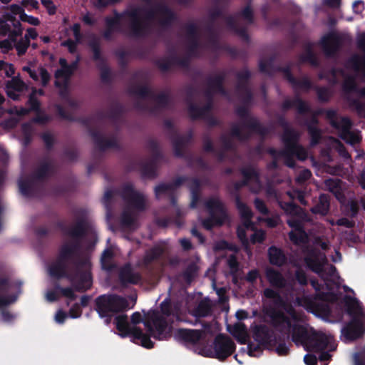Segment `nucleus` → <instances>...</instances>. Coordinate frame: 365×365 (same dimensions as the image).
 Wrapping results in <instances>:
<instances>
[{
	"mask_svg": "<svg viewBox=\"0 0 365 365\" xmlns=\"http://www.w3.org/2000/svg\"><path fill=\"white\" fill-rule=\"evenodd\" d=\"M319 44L326 56L334 57L341 46L342 39L337 32L331 31L321 38Z\"/></svg>",
	"mask_w": 365,
	"mask_h": 365,
	"instance_id": "19",
	"label": "nucleus"
},
{
	"mask_svg": "<svg viewBox=\"0 0 365 365\" xmlns=\"http://www.w3.org/2000/svg\"><path fill=\"white\" fill-rule=\"evenodd\" d=\"M205 29L208 34V41L210 46L215 50H218L220 48V43L215 25L213 24H207Z\"/></svg>",
	"mask_w": 365,
	"mask_h": 365,
	"instance_id": "47",
	"label": "nucleus"
},
{
	"mask_svg": "<svg viewBox=\"0 0 365 365\" xmlns=\"http://www.w3.org/2000/svg\"><path fill=\"white\" fill-rule=\"evenodd\" d=\"M114 324L120 336L124 338L131 336L135 339L140 340V345L147 349L154 347V342L150 339L151 336L157 340H163L169 335L166 331L168 322L165 318L160 316V313L155 310L153 311L148 315V319L143 322L148 334L143 333L138 327H130L126 314L116 316Z\"/></svg>",
	"mask_w": 365,
	"mask_h": 365,
	"instance_id": "1",
	"label": "nucleus"
},
{
	"mask_svg": "<svg viewBox=\"0 0 365 365\" xmlns=\"http://www.w3.org/2000/svg\"><path fill=\"white\" fill-rule=\"evenodd\" d=\"M274 56H270L267 60H261L259 63V71L269 76H272L277 72H281L289 83L291 81L294 82L295 77L292 73L291 66H275L274 65Z\"/></svg>",
	"mask_w": 365,
	"mask_h": 365,
	"instance_id": "18",
	"label": "nucleus"
},
{
	"mask_svg": "<svg viewBox=\"0 0 365 365\" xmlns=\"http://www.w3.org/2000/svg\"><path fill=\"white\" fill-rule=\"evenodd\" d=\"M326 118L329 120L330 125L339 130V136L344 140L351 143L359 141L357 135L351 132L352 123L348 117H342L340 120L336 119L337 113L335 110H324Z\"/></svg>",
	"mask_w": 365,
	"mask_h": 365,
	"instance_id": "7",
	"label": "nucleus"
},
{
	"mask_svg": "<svg viewBox=\"0 0 365 365\" xmlns=\"http://www.w3.org/2000/svg\"><path fill=\"white\" fill-rule=\"evenodd\" d=\"M85 237H71L72 241L70 243H67L68 247L71 249L72 252L76 256V259L73 261V263L78 260V259H81L80 257V251L81 249V240Z\"/></svg>",
	"mask_w": 365,
	"mask_h": 365,
	"instance_id": "58",
	"label": "nucleus"
},
{
	"mask_svg": "<svg viewBox=\"0 0 365 365\" xmlns=\"http://www.w3.org/2000/svg\"><path fill=\"white\" fill-rule=\"evenodd\" d=\"M212 313V307L208 299L202 300L193 310V315L196 317H205Z\"/></svg>",
	"mask_w": 365,
	"mask_h": 365,
	"instance_id": "44",
	"label": "nucleus"
},
{
	"mask_svg": "<svg viewBox=\"0 0 365 365\" xmlns=\"http://www.w3.org/2000/svg\"><path fill=\"white\" fill-rule=\"evenodd\" d=\"M88 133L96 148L101 152H104L108 148H119V144L115 138L107 139L98 130L92 128H88Z\"/></svg>",
	"mask_w": 365,
	"mask_h": 365,
	"instance_id": "20",
	"label": "nucleus"
},
{
	"mask_svg": "<svg viewBox=\"0 0 365 365\" xmlns=\"http://www.w3.org/2000/svg\"><path fill=\"white\" fill-rule=\"evenodd\" d=\"M187 105L188 114L192 120L205 118L201 107H199L192 101H190Z\"/></svg>",
	"mask_w": 365,
	"mask_h": 365,
	"instance_id": "50",
	"label": "nucleus"
},
{
	"mask_svg": "<svg viewBox=\"0 0 365 365\" xmlns=\"http://www.w3.org/2000/svg\"><path fill=\"white\" fill-rule=\"evenodd\" d=\"M203 331L197 329H178L175 337L180 341L192 344H196L202 338Z\"/></svg>",
	"mask_w": 365,
	"mask_h": 365,
	"instance_id": "27",
	"label": "nucleus"
},
{
	"mask_svg": "<svg viewBox=\"0 0 365 365\" xmlns=\"http://www.w3.org/2000/svg\"><path fill=\"white\" fill-rule=\"evenodd\" d=\"M156 14L160 16V19L158 21L159 25L165 29L171 27L173 24L177 20V16L174 11L163 3L157 4L155 9L148 10L145 12V20H153L156 16Z\"/></svg>",
	"mask_w": 365,
	"mask_h": 365,
	"instance_id": "11",
	"label": "nucleus"
},
{
	"mask_svg": "<svg viewBox=\"0 0 365 365\" xmlns=\"http://www.w3.org/2000/svg\"><path fill=\"white\" fill-rule=\"evenodd\" d=\"M266 314L269 317L272 326L280 332L283 331L285 326L287 329L291 328V319L282 311L270 308L266 312Z\"/></svg>",
	"mask_w": 365,
	"mask_h": 365,
	"instance_id": "21",
	"label": "nucleus"
},
{
	"mask_svg": "<svg viewBox=\"0 0 365 365\" xmlns=\"http://www.w3.org/2000/svg\"><path fill=\"white\" fill-rule=\"evenodd\" d=\"M140 11V8L134 7L130 9V11L127 12L128 18L130 19L128 35L135 38L145 37L150 31L149 24L146 21L141 20L139 16Z\"/></svg>",
	"mask_w": 365,
	"mask_h": 365,
	"instance_id": "12",
	"label": "nucleus"
},
{
	"mask_svg": "<svg viewBox=\"0 0 365 365\" xmlns=\"http://www.w3.org/2000/svg\"><path fill=\"white\" fill-rule=\"evenodd\" d=\"M236 15L242 17L248 24H252L254 23V12L252 9V5H250V2H248L247 4Z\"/></svg>",
	"mask_w": 365,
	"mask_h": 365,
	"instance_id": "55",
	"label": "nucleus"
},
{
	"mask_svg": "<svg viewBox=\"0 0 365 365\" xmlns=\"http://www.w3.org/2000/svg\"><path fill=\"white\" fill-rule=\"evenodd\" d=\"M90 48L93 52V59L95 61H103L102 57L101 45L98 39H93L88 43Z\"/></svg>",
	"mask_w": 365,
	"mask_h": 365,
	"instance_id": "57",
	"label": "nucleus"
},
{
	"mask_svg": "<svg viewBox=\"0 0 365 365\" xmlns=\"http://www.w3.org/2000/svg\"><path fill=\"white\" fill-rule=\"evenodd\" d=\"M330 210V196L325 193H322L319 196L318 202L315 205L310 208V212L314 215L326 216Z\"/></svg>",
	"mask_w": 365,
	"mask_h": 365,
	"instance_id": "30",
	"label": "nucleus"
},
{
	"mask_svg": "<svg viewBox=\"0 0 365 365\" xmlns=\"http://www.w3.org/2000/svg\"><path fill=\"white\" fill-rule=\"evenodd\" d=\"M294 277L297 283L303 287L307 286L309 283L307 274L301 267H298L294 271Z\"/></svg>",
	"mask_w": 365,
	"mask_h": 365,
	"instance_id": "63",
	"label": "nucleus"
},
{
	"mask_svg": "<svg viewBox=\"0 0 365 365\" xmlns=\"http://www.w3.org/2000/svg\"><path fill=\"white\" fill-rule=\"evenodd\" d=\"M76 270L73 273L67 272V263L57 259L48 267L51 277L60 279L67 278L74 287L75 291L84 292L92 287V274L90 270L91 263L88 259H78L74 262Z\"/></svg>",
	"mask_w": 365,
	"mask_h": 365,
	"instance_id": "2",
	"label": "nucleus"
},
{
	"mask_svg": "<svg viewBox=\"0 0 365 365\" xmlns=\"http://www.w3.org/2000/svg\"><path fill=\"white\" fill-rule=\"evenodd\" d=\"M265 277L273 288L283 289L287 285V279L282 273L273 267L266 268Z\"/></svg>",
	"mask_w": 365,
	"mask_h": 365,
	"instance_id": "25",
	"label": "nucleus"
},
{
	"mask_svg": "<svg viewBox=\"0 0 365 365\" xmlns=\"http://www.w3.org/2000/svg\"><path fill=\"white\" fill-rule=\"evenodd\" d=\"M30 46V40L29 36L25 35L24 38H21L15 43V48L17 51V54L21 56L26 53L28 48Z\"/></svg>",
	"mask_w": 365,
	"mask_h": 365,
	"instance_id": "59",
	"label": "nucleus"
},
{
	"mask_svg": "<svg viewBox=\"0 0 365 365\" xmlns=\"http://www.w3.org/2000/svg\"><path fill=\"white\" fill-rule=\"evenodd\" d=\"M295 304L304 307L308 312L319 317H328L331 313V309L327 303L313 302L310 297H296Z\"/></svg>",
	"mask_w": 365,
	"mask_h": 365,
	"instance_id": "16",
	"label": "nucleus"
},
{
	"mask_svg": "<svg viewBox=\"0 0 365 365\" xmlns=\"http://www.w3.org/2000/svg\"><path fill=\"white\" fill-rule=\"evenodd\" d=\"M263 296L267 299H273L274 304L282 308H283L287 304L280 295L279 292L272 288H265L263 291Z\"/></svg>",
	"mask_w": 365,
	"mask_h": 365,
	"instance_id": "45",
	"label": "nucleus"
},
{
	"mask_svg": "<svg viewBox=\"0 0 365 365\" xmlns=\"http://www.w3.org/2000/svg\"><path fill=\"white\" fill-rule=\"evenodd\" d=\"M281 107L284 111L294 107L299 115H305L311 112V108L308 103L302 100L299 96H296L292 100L285 99L282 102Z\"/></svg>",
	"mask_w": 365,
	"mask_h": 365,
	"instance_id": "24",
	"label": "nucleus"
},
{
	"mask_svg": "<svg viewBox=\"0 0 365 365\" xmlns=\"http://www.w3.org/2000/svg\"><path fill=\"white\" fill-rule=\"evenodd\" d=\"M279 206L287 215L295 217L299 215L301 211V207L292 201L284 202L279 201Z\"/></svg>",
	"mask_w": 365,
	"mask_h": 365,
	"instance_id": "49",
	"label": "nucleus"
},
{
	"mask_svg": "<svg viewBox=\"0 0 365 365\" xmlns=\"http://www.w3.org/2000/svg\"><path fill=\"white\" fill-rule=\"evenodd\" d=\"M74 215L79 218L72 227L68 228L63 221L59 220L56 223V227L70 237H86L89 230L90 224L86 219L85 210L82 209L76 210Z\"/></svg>",
	"mask_w": 365,
	"mask_h": 365,
	"instance_id": "8",
	"label": "nucleus"
},
{
	"mask_svg": "<svg viewBox=\"0 0 365 365\" xmlns=\"http://www.w3.org/2000/svg\"><path fill=\"white\" fill-rule=\"evenodd\" d=\"M140 168L142 175L149 178H155L157 177L158 165L153 162L148 160L143 162L141 160H133L128 165L127 169L129 171L135 170Z\"/></svg>",
	"mask_w": 365,
	"mask_h": 365,
	"instance_id": "22",
	"label": "nucleus"
},
{
	"mask_svg": "<svg viewBox=\"0 0 365 365\" xmlns=\"http://www.w3.org/2000/svg\"><path fill=\"white\" fill-rule=\"evenodd\" d=\"M253 339L262 344L264 349L272 350L279 342L281 335L266 324H257L252 329Z\"/></svg>",
	"mask_w": 365,
	"mask_h": 365,
	"instance_id": "10",
	"label": "nucleus"
},
{
	"mask_svg": "<svg viewBox=\"0 0 365 365\" xmlns=\"http://www.w3.org/2000/svg\"><path fill=\"white\" fill-rule=\"evenodd\" d=\"M240 174L242 175V180L246 181V184L248 185L251 181L259 182L260 175L259 172L252 165H248L245 167L240 168Z\"/></svg>",
	"mask_w": 365,
	"mask_h": 365,
	"instance_id": "37",
	"label": "nucleus"
},
{
	"mask_svg": "<svg viewBox=\"0 0 365 365\" xmlns=\"http://www.w3.org/2000/svg\"><path fill=\"white\" fill-rule=\"evenodd\" d=\"M205 205L210 213V217L202 220L204 228L210 230L215 226H222L228 218L224 203L219 198L210 197L206 200Z\"/></svg>",
	"mask_w": 365,
	"mask_h": 365,
	"instance_id": "6",
	"label": "nucleus"
},
{
	"mask_svg": "<svg viewBox=\"0 0 365 365\" xmlns=\"http://www.w3.org/2000/svg\"><path fill=\"white\" fill-rule=\"evenodd\" d=\"M119 279L123 284H137L141 281V275L134 272L130 264L124 265L119 272Z\"/></svg>",
	"mask_w": 365,
	"mask_h": 365,
	"instance_id": "28",
	"label": "nucleus"
},
{
	"mask_svg": "<svg viewBox=\"0 0 365 365\" xmlns=\"http://www.w3.org/2000/svg\"><path fill=\"white\" fill-rule=\"evenodd\" d=\"M164 249L160 245H155L148 250L143 257V261L145 266L150 265L154 261L159 259L164 254Z\"/></svg>",
	"mask_w": 365,
	"mask_h": 365,
	"instance_id": "38",
	"label": "nucleus"
},
{
	"mask_svg": "<svg viewBox=\"0 0 365 365\" xmlns=\"http://www.w3.org/2000/svg\"><path fill=\"white\" fill-rule=\"evenodd\" d=\"M179 58L177 55L173 54L169 57L156 60L155 64L162 72H168L172 66L178 65Z\"/></svg>",
	"mask_w": 365,
	"mask_h": 365,
	"instance_id": "40",
	"label": "nucleus"
},
{
	"mask_svg": "<svg viewBox=\"0 0 365 365\" xmlns=\"http://www.w3.org/2000/svg\"><path fill=\"white\" fill-rule=\"evenodd\" d=\"M248 105L243 103L242 106H238L235 110L236 114L242 120V125L262 136L267 135L269 133L268 129L262 125L256 118L250 115L249 110L247 107Z\"/></svg>",
	"mask_w": 365,
	"mask_h": 365,
	"instance_id": "15",
	"label": "nucleus"
},
{
	"mask_svg": "<svg viewBox=\"0 0 365 365\" xmlns=\"http://www.w3.org/2000/svg\"><path fill=\"white\" fill-rule=\"evenodd\" d=\"M359 211V205L356 200H351L347 202L344 207V215L354 218L357 216Z\"/></svg>",
	"mask_w": 365,
	"mask_h": 365,
	"instance_id": "56",
	"label": "nucleus"
},
{
	"mask_svg": "<svg viewBox=\"0 0 365 365\" xmlns=\"http://www.w3.org/2000/svg\"><path fill=\"white\" fill-rule=\"evenodd\" d=\"M225 23L227 29L239 36L242 39L245 41H249L250 36L247 33V29L245 26H241L235 19V18L229 15L225 17Z\"/></svg>",
	"mask_w": 365,
	"mask_h": 365,
	"instance_id": "31",
	"label": "nucleus"
},
{
	"mask_svg": "<svg viewBox=\"0 0 365 365\" xmlns=\"http://www.w3.org/2000/svg\"><path fill=\"white\" fill-rule=\"evenodd\" d=\"M348 63L355 71H359L362 68H365V54L354 55L349 59Z\"/></svg>",
	"mask_w": 365,
	"mask_h": 365,
	"instance_id": "54",
	"label": "nucleus"
},
{
	"mask_svg": "<svg viewBox=\"0 0 365 365\" xmlns=\"http://www.w3.org/2000/svg\"><path fill=\"white\" fill-rule=\"evenodd\" d=\"M56 173L55 166L50 161H41L29 178L19 180L21 195L26 197H38L43 195L44 181Z\"/></svg>",
	"mask_w": 365,
	"mask_h": 365,
	"instance_id": "3",
	"label": "nucleus"
},
{
	"mask_svg": "<svg viewBox=\"0 0 365 365\" xmlns=\"http://www.w3.org/2000/svg\"><path fill=\"white\" fill-rule=\"evenodd\" d=\"M301 297H310L312 299L313 302H324L327 303L334 302L337 300V295L333 292H317L314 294L312 295H303Z\"/></svg>",
	"mask_w": 365,
	"mask_h": 365,
	"instance_id": "41",
	"label": "nucleus"
},
{
	"mask_svg": "<svg viewBox=\"0 0 365 365\" xmlns=\"http://www.w3.org/2000/svg\"><path fill=\"white\" fill-rule=\"evenodd\" d=\"M329 344V339L324 334L313 333L310 334L305 345L308 351L319 352L325 350Z\"/></svg>",
	"mask_w": 365,
	"mask_h": 365,
	"instance_id": "23",
	"label": "nucleus"
},
{
	"mask_svg": "<svg viewBox=\"0 0 365 365\" xmlns=\"http://www.w3.org/2000/svg\"><path fill=\"white\" fill-rule=\"evenodd\" d=\"M304 53L301 54L299 57L301 63H308L314 67L319 66V61L313 51V43L307 42L304 46Z\"/></svg>",
	"mask_w": 365,
	"mask_h": 365,
	"instance_id": "33",
	"label": "nucleus"
},
{
	"mask_svg": "<svg viewBox=\"0 0 365 365\" xmlns=\"http://www.w3.org/2000/svg\"><path fill=\"white\" fill-rule=\"evenodd\" d=\"M213 349L214 356L220 361H224L234 353L236 345L229 336L219 334L214 339Z\"/></svg>",
	"mask_w": 365,
	"mask_h": 365,
	"instance_id": "13",
	"label": "nucleus"
},
{
	"mask_svg": "<svg viewBox=\"0 0 365 365\" xmlns=\"http://www.w3.org/2000/svg\"><path fill=\"white\" fill-rule=\"evenodd\" d=\"M151 99H153L155 101L156 105L160 109L167 108L170 103V97L165 93H160L158 95L155 94L154 98H151Z\"/></svg>",
	"mask_w": 365,
	"mask_h": 365,
	"instance_id": "61",
	"label": "nucleus"
},
{
	"mask_svg": "<svg viewBox=\"0 0 365 365\" xmlns=\"http://www.w3.org/2000/svg\"><path fill=\"white\" fill-rule=\"evenodd\" d=\"M225 78L226 75L225 73L217 74L213 77L209 76L206 79L207 88L215 91L222 96H228V92L224 86Z\"/></svg>",
	"mask_w": 365,
	"mask_h": 365,
	"instance_id": "26",
	"label": "nucleus"
},
{
	"mask_svg": "<svg viewBox=\"0 0 365 365\" xmlns=\"http://www.w3.org/2000/svg\"><path fill=\"white\" fill-rule=\"evenodd\" d=\"M199 267L195 262L187 264L182 273V277L186 283L190 284L197 274Z\"/></svg>",
	"mask_w": 365,
	"mask_h": 365,
	"instance_id": "46",
	"label": "nucleus"
},
{
	"mask_svg": "<svg viewBox=\"0 0 365 365\" xmlns=\"http://www.w3.org/2000/svg\"><path fill=\"white\" fill-rule=\"evenodd\" d=\"M344 304L351 320L343 327L342 334L349 340L360 338L364 333L365 312L362 303L355 297L345 295Z\"/></svg>",
	"mask_w": 365,
	"mask_h": 365,
	"instance_id": "4",
	"label": "nucleus"
},
{
	"mask_svg": "<svg viewBox=\"0 0 365 365\" xmlns=\"http://www.w3.org/2000/svg\"><path fill=\"white\" fill-rule=\"evenodd\" d=\"M188 178L180 176L176 178L170 183H160L155 187V195L156 198H159L160 195L166 194L167 192H174L175 190L182 185Z\"/></svg>",
	"mask_w": 365,
	"mask_h": 365,
	"instance_id": "29",
	"label": "nucleus"
},
{
	"mask_svg": "<svg viewBox=\"0 0 365 365\" xmlns=\"http://www.w3.org/2000/svg\"><path fill=\"white\" fill-rule=\"evenodd\" d=\"M129 92L131 94L138 96L142 98H154V92L146 85H134L129 88Z\"/></svg>",
	"mask_w": 365,
	"mask_h": 365,
	"instance_id": "42",
	"label": "nucleus"
},
{
	"mask_svg": "<svg viewBox=\"0 0 365 365\" xmlns=\"http://www.w3.org/2000/svg\"><path fill=\"white\" fill-rule=\"evenodd\" d=\"M163 125L164 127L170 131V138L173 144L175 155L178 158H183L185 155V149L192 139V132L189 131L185 135L178 134L174 127L173 121L170 119H165L163 121Z\"/></svg>",
	"mask_w": 365,
	"mask_h": 365,
	"instance_id": "9",
	"label": "nucleus"
},
{
	"mask_svg": "<svg viewBox=\"0 0 365 365\" xmlns=\"http://www.w3.org/2000/svg\"><path fill=\"white\" fill-rule=\"evenodd\" d=\"M349 106L355 110L359 115H365V103L357 98L349 99Z\"/></svg>",
	"mask_w": 365,
	"mask_h": 365,
	"instance_id": "64",
	"label": "nucleus"
},
{
	"mask_svg": "<svg viewBox=\"0 0 365 365\" xmlns=\"http://www.w3.org/2000/svg\"><path fill=\"white\" fill-rule=\"evenodd\" d=\"M123 108L120 103H113L108 111V117L114 123L118 121L122 117Z\"/></svg>",
	"mask_w": 365,
	"mask_h": 365,
	"instance_id": "53",
	"label": "nucleus"
},
{
	"mask_svg": "<svg viewBox=\"0 0 365 365\" xmlns=\"http://www.w3.org/2000/svg\"><path fill=\"white\" fill-rule=\"evenodd\" d=\"M230 135L237 138L240 141H247L250 138V133H243L239 125L233 124L230 129Z\"/></svg>",
	"mask_w": 365,
	"mask_h": 365,
	"instance_id": "60",
	"label": "nucleus"
},
{
	"mask_svg": "<svg viewBox=\"0 0 365 365\" xmlns=\"http://www.w3.org/2000/svg\"><path fill=\"white\" fill-rule=\"evenodd\" d=\"M305 252L304 262L307 267L317 274H322L324 266L327 262L325 254L315 248L308 249Z\"/></svg>",
	"mask_w": 365,
	"mask_h": 365,
	"instance_id": "17",
	"label": "nucleus"
},
{
	"mask_svg": "<svg viewBox=\"0 0 365 365\" xmlns=\"http://www.w3.org/2000/svg\"><path fill=\"white\" fill-rule=\"evenodd\" d=\"M235 89L240 97L242 103L250 104L253 99L252 92L249 86V82L237 81Z\"/></svg>",
	"mask_w": 365,
	"mask_h": 365,
	"instance_id": "36",
	"label": "nucleus"
},
{
	"mask_svg": "<svg viewBox=\"0 0 365 365\" xmlns=\"http://www.w3.org/2000/svg\"><path fill=\"white\" fill-rule=\"evenodd\" d=\"M25 87L24 82L18 78H12L11 80L8 81L6 83V88L20 92L23 91Z\"/></svg>",
	"mask_w": 365,
	"mask_h": 365,
	"instance_id": "62",
	"label": "nucleus"
},
{
	"mask_svg": "<svg viewBox=\"0 0 365 365\" xmlns=\"http://www.w3.org/2000/svg\"><path fill=\"white\" fill-rule=\"evenodd\" d=\"M57 259L67 263L68 261H73L76 259V256L72 252L71 249L68 247V244L63 245L59 250V253Z\"/></svg>",
	"mask_w": 365,
	"mask_h": 365,
	"instance_id": "52",
	"label": "nucleus"
},
{
	"mask_svg": "<svg viewBox=\"0 0 365 365\" xmlns=\"http://www.w3.org/2000/svg\"><path fill=\"white\" fill-rule=\"evenodd\" d=\"M120 196L133 209L140 212L145 210V199L143 194L135 190L132 183L127 182L122 186Z\"/></svg>",
	"mask_w": 365,
	"mask_h": 365,
	"instance_id": "14",
	"label": "nucleus"
},
{
	"mask_svg": "<svg viewBox=\"0 0 365 365\" xmlns=\"http://www.w3.org/2000/svg\"><path fill=\"white\" fill-rule=\"evenodd\" d=\"M282 140L285 145L284 149H287L288 146H292L297 144L298 135L294 129L289 128L284 130Z\"/></svg>",
	"mask_w": 365,
	"mask_h": 365,
	"instance_id": "48",
	"label": "nucleus"
},
{
	"mask_svg": "<svg viewBox=\"0 0 365 365\" xmlns=\"http://www.w3.org/2000/svg\"><path fill=\"white\" fill-rule=\"evenodd\" d=\"M268 258L269 263L277 267H282L287 262V257L283 250L275 246L268 249Z\"/></svg>",
	"mask_w": 365,
	"mask_h": 365,
	"instance_id": "35",
	"label": "nucleus"
},
{
	"mask_svg": "<svg viewBox=\"0 0 365 365\" xmlns=\"http://www.w3.org/2000/svg\"><path fill=\"white\" fill-rule=\"evenodd\" d=\"M235 205L238 210L241 217L246 221H250L252 218L253 214L250 207L241 200L240 195H236V199L235 200Z\"/></svg>",
	"mask_w": 365,
	"mask_h": 365,
	"instance_id": "43",
	"label": "nucleus"
},
{
	"mask_svg": "<svg viewBox=\"0 0 365 365\" xmlns=\"http://www.w3.org/2000/svg\"><path fill=\"white\" fill-rule=\"evenodd\" d=\"M287 329L291 331L292 339L295 344L300 343L305 346L310 336L305 327L298 324H292L291 328Z\"/></svg>",
	"mask_w": 365,
	"mask_h": 365,
	"instance_id": "32",
	"label": "nucleus"
},
{
	"mask_svg": "<svg viewBox=\"0 0 365 365\" xmlns=\"http://www.w3.org/2000/svg\"><path fill=\"white\" fill-rule=\"evenodd\" d=\"M160 311L162 314H160V316H163L165 318L166 321H168L167 318L172 317L173 319L170 321V324L174 322V319H178V309L175 306H173L171 303V300L169 298L165 299L160 304ZM168 323V322H167Z\"/></svg>",
	"mask_w": 365,
	"mask_h": 365,
	"instance_id": "34",
	"label": "nucleus"
},
{
	"mask_svg": "<svg viewBox=\"0 0 365 365\" xmlns=\"http://www.w3.org/2000/svg\"><path fill=\"white\" fill-rule=\"evenodd\" d=\"M318 123V120L316 117H312L310 122H308L307 124V131L311 138V145L314 146L319 143L322 134L321 130L319 129L316 124Z\"/></svg>",
	"mask_w": 365,
	"mask_h": 365,
	"instance_id": "39",
	"label": "nucleus"
},
{
	"mask_svg": "<svg viewBox=\"0 0 365 365\" xmlns=\"http://www.w3.org/2000/svg\"><path fill=\"white\" fill-rule=\"evenodd\" d=\"M128 305L125 297L116 294H102L95 299V310L100 317L124 312Z\"/></svg>",
	"mask_w": 365,
	"mask_h": 365,
	"instance_id": "5",
	"label": "nucleus"
},
{
	"mask_svg": "<svg viewBox=\"0 0 365 365\" xmlns=\"http://www.w3.org/2000/svg\"><path fill=\"white\" fill-rule=\"evenodd\" d=\"M290 84L294 90L302 89L305 91H309L313 87L311 80L307 76H303L301 79L295 78L294 82L291 81Z\"/></svg>",
	"mask_w": 365,
	"mask_h": 365,
	"instance_id": "51",
	"label": "nucleus"
}]
</instances>
